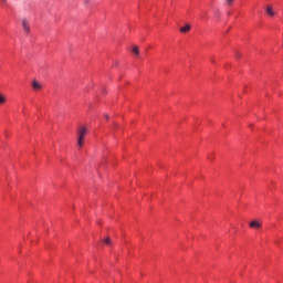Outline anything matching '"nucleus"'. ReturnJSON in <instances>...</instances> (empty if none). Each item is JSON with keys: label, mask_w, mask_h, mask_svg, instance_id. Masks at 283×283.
Returning <instances> with one entry per match:
<instances>
[{"label": "nucleus", "mask_w": 283, "mask_h": 283, "mask_svg": "<svg viewBox=\"0 0 283 283\" xmlns=\"http://www.w3.org/2000/svg\"><path fill=\"white\" fill-rule=\"evenodd\" d=\"M85 136H87V128L81 126L77 130V145L80 149H82L83 145H85Z\"/></svg>", "instance_id": "f257e3e1"}, {"label": "nucleus", "mask_w": 283, "mask_h": 283, "mask_svg": "<svg viewBox=\"0 0 283 283\" xmlns=\"http://www.w3.org/2000/svg\"><path fill=\"white\" fill-rule=\"evenodd\" d=\"M21 23H22V30L25 34H30V23L25 20V19H22L21 20Z\"/></svg>", "instance_id": "f03ea898"}, {"label": "nucleus", "mask_w": 283, "mask_h": 283, "mask_svg": "<svg viewBox=\"0 0 283 283\" xmlns=\"http://www.w3.org/2000/svg\"><path fill=\"white\" fill-rule=\"evenodd\" d=\"M250 229H262V222L253 220L249 223Z\"/></svg>", "instance_id": "7ed1b4c3"}, {"label": "nucleus", "mask_w": 283, "mask_h": 283, "mask_svg": "<svg viewBox=\"0 0 283 283\" xmlns=\"http://www.w3.org/2000/svg\"><path fill=\"white\" fill-rule=\"evenodd\" d=\"M32 87L35 92H39V90H43V85L36 80H33Z\"/></svg>", "instance_id": "20e7f679"}, {"label": "nucleus", "mask_w": 283, "mask_h": 283, "mask_svg": "<svg viewBox=\"0 0 283 283\" xmlns=\"http://www.w3.org/2000/svg\"><path fill=\"white\" fill-rule=\"evenodd\" d=\"M266 13H268L270 17H275V12L273 11V7H272V6H268V7H266Z\"/></svg>", "instance_id": "39448f33"}, {"label": "nucleus", "mask_w": 283, "mask_h": 283, "mask_svg": "<svg viewBox=\"0 0 283 283\" xmlns=\"http://www.w3.org/2000/svg\"><path fill=\"white\" fill-rule=\"evenodd\" d=\"M191 30V24H186L185 27L180 28V32L184 34Z\"/></svg>", "instance_id": "423d86ee"}, {"label": "nucleus", "mask_w": 283, "mask_h": 283, "mask_svg": "<svg viewBox=\"0 0 283 283\" xmlns=\"http://www.w3.org/2000/svg\"><path fill=\"white\" fill-rule=\"evenodd\" d=\"M132 52L133 54H135V56H140V50L138 49L137 45L133 46Z\"/></svg>", "instance_id": "0eeeda50"}, {"label": "nucleus", "mask_w": 283, "mask_h": 283, "mask_svg": "<svg viewBox=\"0 0 283 283\" xmlns=\"http://www.w3.org/2000/svg\"><path fill=\"white\" fill-rule=\"evenodd\" d=\"M104 244H106L107 247H112V239L109 237L104 239Z\"/></svg>", "instance_id": "6e6552de"}, {"label": "nucleus", "mask_w": 283, "mask_h": 283, "mask_svg": "<svg viewBox=\"0 0 283 283\" xmlns=\"http://www.w3.org/2000/svg\"><path fill=\"white\" fill-rule=\"evenodd\" d=\"M235 0H224L226 6H228V8H231V6H233Z\"/></svg>", "instance_id": "1a4fd4ad"}, {"label": "nucleus", "mask_w": 283, "mask_h": 283, "mask_svg": "<svg viewBox=\"0 0 283 283\" xmlns=\"http://www.w3.org/2000/svg\"><path fill=\"white\" fill-rule=\"evenodd\" d=\"M3 103H6V97L0 93V105H3Z\"/></svg>", "instance_id": "9d476101"}, {"label": "nucleus", "mask_w": 283, "mask_h": 283, "mask_svg": "<svg viewBox=\"0 0 283 283\" xmlns=\"http://www.w3.org/2000/svg\"><path fill=\"white\" fill-rule=\"evenodd\" d=\"M91 0H83V2L85 3V6H88Z\"/></svg>", "instance_id": "9b49d317"}, {"label": "nucleus", "mask_w": 283, "mask_h": 283, "mask_svg": "<svg viewBox=\"0 0 283 283\" xmlns=\"http://www.w3.org/2000/svg\"><path fill=\"white\" fill-rule=\"evenodd\" d=\"M106 120H109V115H105Z\"/></svg>", "instance_id": "f8f14e48"}, {"label": "nucleus", "mask_w": 283, "mask_h": 283, "mask_svg": "<svg viewBox=\"0 0 283 283\" xmlns=\"http://www.w3.org/2000/svg\"><path fill=\"white\" fill-rule=\"evenodd\" d=\"M1 1V3H7V0H0Z\"/></svg>", "instance_id": "ddd939ff"}, {"label": "nucleus", "mask_w": 283, "mask_h": 283, "mask_svg": "<svg viewBox=\"0 0 283 283\" xmlns=\"http://www.w3.org/2000/svg\"><path fill=\"white\" fill-rule=\"evenodd\" d=\"M211 63H216V60L212 59V60H211Z\"/></svg>", "instance_id": "4468645a"}, {"label": "nucleus", "mask_w": 283, "mask_h": 283, "mask_svg": "<svg viewBox=\"0 0 283 283\" xmlns=\"http://www.w3.org/2000/svg\"><path fill=\"white\" fill-rule=\"evenodd\" d=\"M237 56H240V54H239V53H237Z\"/></svg>", "instance_id": "2eb2a0df"}, {"label": "nucleus", "mask_w": 283, "mask_h": 283, "mask_svg": "<svg viewBox=\"0 0 283 283\" xmlns=\"http://www.w3.org/2000/svg\"><path fill=\"white\" fill-rule=\"evenodd\" d=\"M115 127H118V125H117V124H115Z\"/></svg>", "instance_id": "dca6fc26"}]
</instances>
